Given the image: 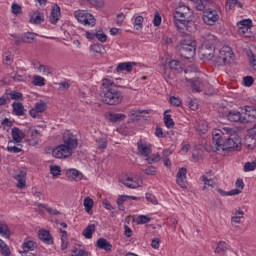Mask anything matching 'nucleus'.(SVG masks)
<instances>
[{
    "instance_id": "obj_24",
    "label": "nucleus",
    "mask_w": 256,
    "mask_h": 256,
    "mask_svg": "<svg viewBox=\"0 0 256 256\" xmlns=\"http://www.w3.org/2000/svg\"><path fill=\"white\" fill-rule=\"evenodd\" d=\"M127 199H132V201H139V198L135 196H129V195H121L118 197L116 203L118 205V209L120 211H125V206H123V203L127 201Z\"/></svg>"
},
{
    "instance_id": "obj_2",
    "label": "nucleus",
    "mask_w": 256,
    "mask_h": 256,
    "mask_svg": "<svg viewBox=\"0 0 256 256\" xmlns=\"http://www.w3.org/2000/svg\"><path fill=\"white\" fill-rule=\"evenodd\" d=\"M191 9L189 6L180 5L175 9L173 13V21L176 29L178 31H188L189 33H193L197 31V27L195 26V22L191 20Z\"/></svg>"
},
{
    "instance_id": "obj_44",
    "label": "nucleus",
    "mask_w": 256,
    "mask_h": 256,
    "mask_svg": "<svg viewBox=\"0 0 256 256\" xmlns=\"http://www.w3.org/2000/svg\"><path fill=\"white\" fill-rule=\"evenodd\" d=\"M143 21H145L143 16H137L135 18V20H134V29H136V31H141V29H143Z\"/></svg>"
},
{
    "instance_id": "obj_39",
    "label": "nucleus",
    "mask_w": 256,
    "mask_h": 256,
    "mask_svg": "<svg viewBox=\"0 0 256 256\" xmlns=\"http://www.w3.org/2000/svg\"><path fill=\"white\" fill-rule=\"evenodd\" d=\"M34 109L39 113H45V111H47V103H45L43 100H40L35 104Z\"/></svg>"
},
{
    "instance_id": "obj_29",
    "label": "nucleus",
    "mask_w": 256,
    "mask_h": 256,
    "mask_svg": "<svg viewBox=\"0 0 256 256\" xmlns=\"http://www.w3.org/2000/svg\"><path fill=\"white\" fill-rule=\"evenodd\" d=\"M227 249H229L227 243L225 241H220L217 243L214 253H216V255H225V253H227Z\"/></svg>"
},
{
    "instance_id": "obj_60",
    "label": "nucleus",
    "mask_w": 256,
    "mask_h": 256,
    "mask_svg": "<svg viewBox=\"0 0 256 256\" xmlns=\"http://www.w3.org/2000/svg\"><path fill=\"white\" fill-rule=\"evenodd\" d=\"M245 87H251L255 83V79L252 76H245L243 78Z\"/></svg>"
},
{
    "instance_id": "obj_46",
    "label": "nucleus",
    "mask_w": 256,
    "mask_h": 256,
    "mask_svg": "<svg viewBox=\"0 0 256 256\" xmlns=\"http://www.w3.org/2000/svg\"><path fill=\"white\" fill-rule=\"evenodd\" d=\"M93 203V199H91L90 197H86L84 199L83 205L85 207L86 213H91V209H93Z\"/></svg>"
},
{
    "instance_id": "obj_53",
    "label": "nucleus",
    "mask_w": 256,
    "mask_h": 256,
    "mask_svg": "<svg viewBox=\"0 0 256 256\" xmlns=\"http://www.w3.org/2000/svg\"><path fill=\"white\" fill-rule=\"evenodd\" d=\"M96 39H98L100 43H107V34L100 29L96 32Z\"/></svg>"
},
{
    "instance_id": "obj_52",
    "label": "nucleus",
    "mask_w": 256,
    "mask_h": 256,
    "mask_svg": "<svg viewBox=\"0 0 256 256\" xmlns=\"http://www.w3.org/2000/svg\"><path fill=\"white\" fill-rule=\"evenodd\" d=\"M8 97L11 101L14 100V101H19V99H23V94L19 91H12L10 93H8Z\"/></svg>"
},
{
    "instance_id": "obj_31",
    "label": "nucleus",
    "mask_w": 256,
    "mask_h": 256,
    "mask_svg": "<svg viewBox=\"0 0 256 256\" xmlns=\"http://www.w3.org/2000/svg\"><path fill=\"white\" fill-rule=\"evenodd\" d=\"M95 229V224H90L83 230L82 235L85 237V239H93V233H95Z\"/></svg>"
},
{
    "instance_id": "obj_21",
    "label": "nucleus",
    "mask_w": 256,
    "mask_h": 256,
    "mask_svg": "<svg viewBox=\"0 0 256 256\" xmlns=\"http://www.w3.org/2000/svg\"><path fill=\"white\" fill-rule=\"evenodd\" d=\"M66 177L72 181H81V179H83V173L77 169L72 168L66 171Z\"/></svg>"
},
{
    "instance_id": "obj_18",
    "label": "nucleus",
    "mask_w": 256,
    "mask_h": 256,
    "mask_svg": "<svg viewBox=\"0 0 256 256\" xmlns=\"http://www.w3.org/2000/svg\"><path fill=\"white\" fill-rule=\"evenodd\" d=\"M137 63L135 62H122L119 63L116 67V73H121V71H127V73H131L133 71V67H135Z\"/></svg>"
},
{
    "instance_id": "obj_58",
    "label": "nucleus",
    "mask_w": 256,
    "mask_h": 256,
    "mask_svg": "<svg viewBox=\"0 0 256 256\" xmlns=\"http://www.w3.org/2000/svg\"><path fill=\"white\" fill-rule=\"evenodd\" d=\"M12 13L13 15H21V13H23V10L21 8V5L14 3L12 4Z\"/></svg>"
},
{
    "instance_id": "obj_25",
    "label": "nucleus",
    "mask_w": 256,
    "mask_h": 256,
    "mask_svg": "<svg viewBox=\"0 0 256 256\" xmlns=\"http://www.w3.org/2000/svg\"><path fill=\"white\" fill-rule=\"evenodd\" d=\"M201 57L206 59L207 61H211L215 57V48H206L202 46V50L200 51Z\"/></svg>"
},
{
    "instance_id": "obj_48",
    "label": "nucleus",
    "mask_w": 256,
    "mask_h": 256,
    "mask_svg": "<svg viewBox=\"0 0 256 256\" xmlns=\"http://www.w3.org/2000/svg\"><path fill=\"white\" fill-rule=\"evenodd\" d=\"M255 169H256V159L252 162H246L244 164L243 171L245 173H249V171H255Z\"/></svg>"
},
{
    "instance_id": "obj_28",
    "label": "nucleus",
    "mask_w": 256,
    "mask_h": 256,
    "mask_svg": "<svg viewBox=\"0 0 256 256\" xmlns=\"http://www.w3.org/2000/svg\"><path fill=\"white\" fill-rule=\"evenodd\" d=\"M244 117H247L249 121H251V119H256V105L245 106Z\"/></svg>"
},
{
    "instance_id": "obj_3",
    "label": "nucleus",
    "mask_w": 256,
    "mask_h": 256,
    "mask_svg": "<svg viewBox=\"0 0 256 256\" xmlns=\"http://www.w3.org/2000/svg\"><path fill=\"white\" fill-rule=\"evenodd\" d=\"M77 147H79V139L75 134L67 131L63 134L62 144L56 146L52 155L56 159H69Z\"/></svg>"
},
{
    "instance_id": "obj_54",
    "label": "nucleus",
    "mask_w": 256,
    "mask_h": 256,
    "mask_svg": "<svg viewBox=\"0 0 256 256\" xmlns=\"http://www.w3.org/2000/svg\"><path fill=\"white\" fill-rule=\"evenodd\" d=\"M243 215H245V212H243L242 210H238L236 211L235 216L231 218V221L233 223H241Z\"/></svg>"
},
{
    "instance_id": "obj_6",
    "label": "nucleus",
    "mask_w": 256,
    "mask_h": 256,
    "mask_svg": "<svg viewBox=\"0 0 256 256\" xmlns=\"http://www.w3.org/2000/svg\"><path fill=\"white\" fill-rule=\"evenodd\" d=\"M231 59H233V49L229 46H223L214 56L213 61L218 67H223V65H229Z\"/></svg>"
},
{
    "instance_id": "obj_1",
    "label": "nucleus",
    "mask_w": 256,
    "mask_h": 256,
    "mask_svg": "<svg viewBox=\"0 0 256 256\" xmlns=\"http://www.w3.org/2000/svg\"><path fill=\"white\" fill-rule=\"evenodd\" d=\"M224 131L214 130L212 132V143L216 146V151H241L239 134L231 128H224Z\"/></svg>"
},
{
    "instance_id": "obj_55",
    "label": "nucleus",
    "mask_w": 256,
    "mask_h": 256,
    "mask_svg": "<svg viewBox=\"0 0 256 256\" xmlns=\"http://www.w3.org/2000/svg\"><path fill=\"white\" fill-rule=\"evenodd\" d=\"M151 221V217L147 215H139L137 217V225H145V223H149Z\"/></svg>"
},
{
    "instance_id": "obj_32",
    "label": "nucleus",
    "mask_w": 256,
    "mask_h": 256,
    "mask_svg": "<svg viewBox=\"0 0 256 256\" xmlns=\"http://www.w3.org/2000/svg\"><path fill=\"white\" fill-rule=\"evenodd\" d=\"M191 1H194V3H196L197 11H205V9H207V5H209V3H213V0H191Z\"/></svg>"
},
{
    "instance_id": "obj_30",
    "label": "nucleus",
    "mask_w": 256,
    "mask_h": 256,
    "mask_svg": "<svg viewBox=\"0 0 256 256\" xmlns=\"http://www.w3.org/2000/svg\"><path fill=\"white\" fill-rule=\"evenodd\" d=\"M12 108H13L15 115H17L18 117H21L25 114L24 113L25 107L23 106V103H21V102H13Z\"/></svg>"
},
{
    "instance_id": "obj_49",
    "label": "nucleus",
    "mask_w": 256,
    "mask_h": 256,
    "mask_svg": "<svg viewBox=\"0 0 256 256\" xmlns=\"http://www.w3.org/2000/svg\"><path fill=\"white\" fill-rule=\"evenodd\" d=\"M38 71L45 76L51 75V73H53V69L47 65H40Z\"/></svg>"
},
{
    "instance_id": "obj_16",
    "label": "nucleus",
    "mask_w": 256,
    "mask_h": 256,
    "mask_svg": "<svg viewBox=\"0 0 256 256\" xmlns=\"http://www.w3.org/2000/svg\"><path fill=\"white\" fill-rule=\"evenodd\" d=\"M38 237L40 241H43L46 245H53V236H51L49 230H39Z\"/></svg>"
},
{
    "instance_id": "obj_12",
    "label": "nucleus",
    "mask_w": 256,
    "mask_h": 256,
    "mask_svg": "<svg viewBox=\"0 0 256 256\" xmlns=\"http://www.w3.org/2000/svg\"><path fill=\"white\" fill-rule=\"evenodd\" d=\"M137 149H138L139 155H142L143 157H149V155L153 153L151 144L147 142L143 143V140L141 139L137 142Z\"/></svg>"
},
{
    "instance_id": "obj_11",
    "label": "nucleus",
    "mask_w": 256,
    "mask_h": 256,
    "mask_svg": "<svg viewBox=\"0 0 256 256\" xmlns=\"http://www.w3.org/2000/svg\"><path fill=\"white\" fill-rule=\"evenodd\" d=\"M176 183L182 189H187V168L182 167L176 174Z\"/></svg>"
},
{
    "instance_id": "obj_14",
    "label": "nucleus",
    "mask_w": 256,
    "mask_h": 256,
    "mask_svg": "<svg viewBox=\"0 0 256 256\" xmlns=\"http://www.w3.org/2000/svg\"><path fill=\"white\" fill-rule=\"evenodd\" d=\"M45 21V14L38 10L30 13V20L29 23L32 25H41Z\"/></svg>"
},
{
    "instance_id": "obj_7",
    "label": "nucleus",
    "mask_w": 256,
    "mask_h": 256,
    "mask_svg": "<svg viewBox=\"0 0 256 256\" xmlns=\"http://www.w3.org/2000/svg\"><path fill=\"white\" fill-rule=\"evenodd\" d=\"M74 16L79 23H82V25H91V27H94L95 25V16L85 10L75 11Z\"/></svg>"
},
{
    "instance_id": "obj_37",
    "label": "nucleus",
    "mask_w": 256,
    "mask_h": 256,
    "mask_svg": "<svg viewBox=\"0 0 256 256\" xmlns=\"http://www.w3.org/2000/svg\"><path fill=\"white\" fill-rule=\"evenodd\" d=\"M32 85H35V87H44L45 78L39 75H35L32 80Z\"/></svg>"
},
{
    "instance_id": "obj_8",
    "label": "nucleus",
    "mask_w": 256,
    "mask_h": 256,
    "mask_svg": "<svg viewBox=\"0 0 256 256\" xmlns=\"http://www.w3.org/2000/svg\"><path fill=\"white\" fill-rule=\"evenodd\" d=\"M186 81L188 83H191L192 91H195L196 93H201V91H205L206 89H209V87H211L207 80H203L199 77L192 79L186 78Z\"/></svg>"
},
{
    "instance_id": "obj_13",
    "label": "nucleus",
    "mask_w": 256,
    "mask_h": 256,
    "mask_svg": "<svg viewBox=\"0 0 256 256\" xmlns=\"http://www.w3.org/2000/svg\"><path fill=\"white\" fill-rule=\"evenodd\" d=\"M14 179L18 181L16 184L18 189H25L27 185V172L20 170L19 173L14 175Z\"/></svg>"
},
{
    "instance_id": "obj_38",
    "label": "nucleus",
    "mask_w": 256,
    "mask_h": 256,
    "mask_svg": "<svg viewBox=\"0 0 256 256\" xmlns=\"http://www.w3.org/2000/svg\"><path fill=\"white\" fill-rule=\"evenodd\" d=\"M91 51L94 53V55H103L105 47H103L102 44H94L91 46Z\"/></svg>"
},
{
    "instance_id": "obj_62",
    "label": "nucleus",
    "mask_w": 256,
    "mask_h": 256,
    "mask_svg": "<svg viewBox=\"0 0 256 256\" xmlns=\"http://www.w3.org/2000/svg\"><path fill=\"white\" fill-rule=\"evenodd\" d=\"M8 103H10L9 94H4L0 97V107H3V105H7Z\"/></svg>"
},
{
    "instance_id": "obj_10",
    "label": "nucleus",
    "mask_w": 256,
    "mask_h": 256,
    "mask_svg": "<svg viewBox=\"0 0 256 256\" xmlns=\"http://www.w3.org/2000/svg\"><path fill=\"white\" fill-rule=\"evenodd\" d=\"M227 119L232 121V123H249V118L237 110H230Z\"/></svg>"
},
{
    "instance_id": "obj_4",
    "label": "nucleus",
    "mask_w": 256,
    "mask_h": 256,
    "mask_svg": "<svg viewBox=\"0 0 256 256\" xmlns=\"http://www.w3.org/2000/svg\"><path fill=\"white\" fill-rule=\"evenodd\" d=\"M100 97L106 105H119L123 103V93L115 86L113 80L104 78L100 87Z\"/></svg>"
},
{
    "instance_id": "obj_63",
    "label": "nucleus",
    "mask_w": 256,
    "mask_h": 256,
    "mask_svg": "<svg viewBox=\"0 0 256 256\" xmlns=\"http://www.w3.org/2000/svg\"><path fill=\"white\" fill-rule=\"evenodd\" d=\"M247 55H248L249 63L251 67H253V65L256 64V55H254L253 51L251 50L247 53Z\"/></svg>"
},
{
    "instance_id": "obj_20",
    "label": "nucleus",
    "mask_w": 256,
    "mask_h": 256,
    "mask_svg": "<svg viewBox=\"0 0 256 256\" xmlns=\"http://www.w3.org/2000/svg\"><path fill=\"white\" fill-rule=\"evenodd\" d=\"M215 45H217V37L213 34L206 35L203 47L206 49H215Z\"/></svg>"
},
{
    "instance_id": "obj_35",
    "label": "nucleus",
    "mask_w": 256,
    "mask_h": 256,
    "mask_svg": "<svg viewBox=\"0 0 256 256\" xmlns=\"http://www.w3.org/2000/svg\"><path fill=\"white\" fill-rule=\"evenodd\" d=\"M35 37H37L36 33L26 32L22 36V41L23 43H33V41H35Z\"/></svg>"
},
{
    "instance_id": "obj_5",
    "label": "nucleus",
    "mask_w": 256,
    "mask_h": 256,
    "mask_svg": "<svg viewBox=\"0 0 256 256\" xmlns=\"http://www.w3.org/2000/svg\"><path fill=\"white\" fill-rule=\"evenodd\" d=\"M197 51V41L186 37L180 41L179 53L182 59H193Z\"/></svg>"
},
{
    "instance_id": "obj_45",
    "label": "nucleus",
    "mask_w": 256,
    "mask_h": 256,
    "mask_svg": "<svg viewBox=\"0 0 256 256\" xmlns=\"http://www.w3.org/2000/svg\"><path fill=\"white\" fill-rule=\"evenodd\" d=\"M132 120L133 121H139L141 117H143V114L148 115L149 112L147 110H139V111H132Z\"/></svg>"
},
{
    "instance_id": "obj_43",
    "label": "nucleus",
    "mask_w": 256,
    "mask_h": 256,
    "mask_svg": "<svg viewBox=\"0 0 256 256\" xmlns=\"http://www.w3.org/2000/svg\"><path fill=\"white\" fill-rule=\"evenodd\" d=\"M230 111L231 110H229V108L225 106L218 107V114H219V117H221L222 119H227L229 117Z\"/></svg>"
},
{
    "instance_id": "obj_57",
    "label": "nucleus",
    "mask_w": 256,
    "mask_h": 256,
    "mask_svg": "<svg viewBox=\"0 0 256 256\" xmlns=\"http://www.w3.org/2000/svg\"><path fill=\"white\" fill-rule=\"evenodd\" d=\"M50 173L53 177H59L61 175V167L60 166H51Z\"/></svg>"
},
{
    "instance_id": "obj_56",
    "label": "nucleus",
    "mask_w": 256,
    "mask_h": 256,
    "mask_svg": "<svg viewBox=\"0 0 256 256\" xmlns=\"http://www.w3.org/2000/svg\"><path fill=\"white\" fill-rule=\"evenodd\" d=\"M71 256H89V252H87L86 250H83V249L74 248L72 250Z\"/></svg>"
},
{
    "instance_id": "obj_23",
    "label": "nucleus",
    "mask_w": 256,
    "mask_h": 256,
    "mask_svg": "<svg viewBox=\"0 0 256 256\" xmlns=\"http://www.w3.org/2000/svg\"><path fill=\"white\" fill-rule=\"evenodd\" d=\"M96 245L98 249H103L107 253H111V249H113V245H111L105 238H99L96 242Z\"/></svg>"
},
{
    "instance_id": "obj_19",
    "label": "nucleus",
    "mask_w": 256,
    "mask_h": 256,
    "mask_svg": "<svg viewBox=\"0 0 256 256\" xmlns=\"http://www.w3.org/2000/svg\"><path fill=\"white\" fill-rule=\"evenodd\" d=\"M120 183L125 185V187H128V189H137L139 187V184L133 180V177L130 176H123L120 178Z\"/></svg>"
},
{
    "instance_id": "obj_36",
    "label": "nucleus",
    "mask_w": 256,
    "mask_h": 256,
    "mask_svg": "<svg viewBox=\"0 0 256 256\" xmlns=\"http://www.w3.org/2000/svg\"><path fill=\"white\" fill-rule=\"evenodd\" d=\"M0 235H2V237H5L6 239H9L11 237V231L6 224L0 223Z\"/></svg>"
},
{
    "instance_id": "obj_33",
    "label": "nucleus",
    "mask_w": 256,
    "mask_h": 256,
    "mask_svg": "<svg viewBox=\"0 0 256 256\" xmlns=\"http://www.w3.org/2000/svg\"><path fill=\"white\" fill-rule=\"evenodd\" d=\"M245 147H247L250 151L256 149V139L253 137V135H247L245 137Z\"/></svg>"
},
{
    "instance_id": "obj_34",
    "label": "nucleus",
    "mask_w": 256,
    "mask_h": 256,
    "mask_svg": "<svg viewBox=\"0 0 256 256\" xmlns=\"http://www.w3.org/2000/svg\"><path fill=\"white\" fill-rule=\"evenodd\" d=\"M167 113H169V110L164 112V125H166L167 129H173V127H175V122L171 118V115Z\"/></svg>"
},
{
    "instance_id": "obj_9",
    "label": "nucleus",
    "mask_w": 256,
    "mask_h": 256,
    "mask_svg": "<svg viewBox=\"0 0 256 256\" xmlns=\"http://www.w3.org/2000/svg\"><path fill=\"white\" fill-rule=\"evenodd\" d=\"M203 21L206 25L213 26L219 21V13L215 9L208 8L203 12Z\"/></svg>"
},
{
    "instance_id": "obj_64",
    "label": "nucleus",
    "mask_w": 256,
    "mask_h": 256,
    "mask_svg": "<svg viewBox=\"0 0 256 256\" xmlns=\"http://www.w3.org/2000/svg\"><path fill=\"white\" fill-rule=\"evenodd\" d=\"M124 235L127 239L133 237V230L127 224L124 225Z\"/></svg>"
},
{
    "instance_id": "obj_47",
    "label": "nucleus",
    "mask_w": 256,
    "mask_h": 256,
    "mask_svg": "<svg viewBox=\"0 0 256 256\" xmlns=\"http://www.w3.org/2000/svg\"><path fill=\"white\" fill-rule=\"evenodd\" d=\"M86 1L87 3H89V5H91V7H96V9H101L105 5L104 0H86Z\"/></svg>"
},
{
    "instance_id": "obj_59",
    "label": "nucleus",
    "mask_w": 256,
    "mask_h": 256,
    "mask_svg": "<svg viewBox=\"0 0 256 256\" xmlns=\"http://www.w3.org/2000/svg\"><path fill=\"white\" fill-rule=\"evenodd\" d=\"M146 200L149 203H152V205H159V201H157V198L155 197V195L151 193H146Z\"/></svg>"
},
{
    "instance_id": "obj_22",
    "label": "nucleus",
    "mask_w": 256,
    "mask_h": 256,
    "mask_svg": "<svg viewBox=\"0 0 256 256\" xmlns=\"http://www.w3.org/2000/svg\"><path fill=\"white\" fill-rule=\"evenodd\" d=\"M22 249L23 251L20 253H30L29 251H35L37 249V243L33 240H25L22 244Z\"/></svg>"
},
{
    "instance_id": "obj_17",
    "label": "nucleus",
    "mask_w": 256,
    "mask_h": 256,
    "mask_svg": "<svg viewBox=\"0 0 256 256\" xmlns=\"http://www.w3.org/2000/svg\"><path fill=\"white\" fill-rule=\"evenodd\" d=\"M59 17H61V7L59 5L55 4L52 8L51 14H50V23L52 25H57L59 21Z\"/></svg>"
},
{
    "instance_id": "obj_50",
    "label": "nucleus",
    "mask_w": 256,
    "mask_h": 256,
    "mask_svg": "<svg viewBox=\"0 0 256 256\" xmlns=\"http://www.w3.org/2000/svg\"><path fill=\"white\" fill-rule=\"evenodd\" d=\"M7 151L9 153H21L23 150L17 146H13V140H10L8 142Z\"/></svg>"
},
{
    "instance_id": "obj_15",
    "label": "nucleus",
    "mask_w": 256,
    "mask_h": 256,
    "mask_svg": "<svg viewBox=\"0 0 256 256\" xmlns=\"http://www.w3.org/2000/svg\"><path fill=\"white\" fill-rule=\"evenodd\" d=\"M237 27L239 29V33H242V35H246L247 31L253 27V21L251 19H244L239 22H237Z\"/></svg>"
},
{
    "instance_id": "obj_42",
    "label": "nucleus",
    "mask_w": 256,
    "mask_h": 256,
    "mask_svg": "<svg viewBox=\"0 0 256 256\" xmlns=\"http://www.w3.org/2000/svg\"><path fill=\"white\" fill-rule=\"evenodd\" d=\"M96 147L100 149V151H105V149H107V138L96 139Z\"/></svg>"
},
{
    "instance_id": "obj_41",
    "label": "nucleus",
    "mask_w": 256,
    "mask_h": 256,
    "mask_svg": "<svg viewBox=\"0 0 256 256\" xmlns=\"http://www.w3.org/2000/svg\"><path fill=\"white\" fill-rule=\"evenodd\" d=\"M0 252L3 256H11V249H9V246L3 240H0Z\"/></svg>"
},
{
    "instance_id": "obj_61",
    "label": "nucleus",
    "mask_w": 256,
    "mask_h": 256,
    "mask_svg": "<svg viewBox=\"0 0 256 256\" xmlns=\"http://www.w3.org/2000/svg\"><path fill=\"white\" fill-rule=\"evenodd\" d=\"M161 21H162L161 14H159V12L156 11L154 14V20H153L154 27H159V25H161Z\"/></svg>"
},
{
    "instance_id": "obj_27",
    "label": "nucleus",
    "mask_w": 256,
    "mask_h": 256,
    "mask_svg": "<svg viewBox=\"0 0 256 256\" xmlns=\"http://www.w3.org/2000/svg\"><path fill=\"white\" fill-rule=\"evenodd\" d=\"M125 119H127V116L125 114L113 112L108 113V120L111 123H118V121H125Z\"/></svg>"
},
{
    "instance_id": "obj_26",
    "label": "nucleus",
    "mask_w": 256,
    "mask_h": 256,
    "mask_svg": "<svg viewBox=\"0 0 256 256\" xmlns=\"http://www.w3.org/2000/svg\"><path fill=\"white\" fill-rule=\"evenodd\" d=\"M12 139L15 143H21L25 139V132H22L21 129L14 127L12 128Z\"/></svg>"
},
{
    "instance_id": "obj_40",
    "label": "nucleus",
    "mask_w": 256,
    "mask_h": 256,
    "mask_svg": "<svg viewBox=\"0 0 256 256\" xmlns=\"http://www.w3.org/2000/svg\"><path fill=\"white\" fill-rule=\"evenodd\" d=\"M168 65H169L170 69L173 71H180L181 69H183L181 61H179V60H171L168 63Z\"/></svg>"
},
{
    "instance_id": "obj_51",
    "label": "nucleus",
    "mask_w": 256,
    "mask_h": 256,
    "mask_svg": "<svg viewBox=\"0 0 256 256\" xmlns=\"http://www.w3.org/2000/svg\"><path fill=\"white\" fill-rule=\"evenodd\" d=\"M146 161H148L149 165H153V163H159L161 161V156L159 154H152L146 157Z\"/></svg>"
}]
</instances>
